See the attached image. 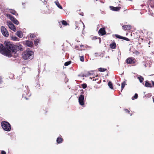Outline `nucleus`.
<instances>
[{
  "label": "nucleus",
  "instance_id": "obj_1",
  "mask_svg": "<svg viewBox=\"0 0 154 154\" xmlns=\"http://www.w3.org/2000/svg\"><path fill=\"white\" fill-rule=\"evenodd\" d=\"M6 47L4 46L3 51H2V54L6 56L10 57L12 56L11 53H15L17 51H22L23 48L20 44L14 45L11 42L8 41L5 42Z\"/></svg>",
  "mask_w": 154,
  "mask_h": 154
},
{
  "label": "nucleus",
  "instance_id": "obj_2",
  "mask_svg": "<svg viewBox=\"0 0 154 154\" xmlns=\"http://www.w3.org/2000/svg\"><path fill=\"white\" fill-rule=\"evenodd\" d=\"M34 52L32 51L26 50L22 54L23 58L25 60L32 59L34 57Z\"/></svg>",
  "mask_w": 154,
  "mask_h": 154
},
{
  "label": "nucleus",
  "instance_id": "obj_3",
  "mask_svg": "<svg viewBox=\"0 0 154 154\" xmlns=\"http://www.w3.org/2000/svg\"><path fill=\"white\" fill-rule=\"evenodd\" d=\"M24 92L23 94V97L26 100H28V98L26 96V95H27L28 97L31 95V94L29 93V90L28 86H25V88L24 89Z\"/></svg>",
  "mask_w": 154,
  "mask_h": 154
},
{
  "label": "nucleus",
  "instance_id": "obj_4",
  "mask_svg": "<svg viewBox=\"0 0 154 154\" xmlns=\"http://www.w3.org/2000/svg\"><path fill=\"white\" fill-rule=\"evenodd\" d=\"M1 30L2 35L5 37H8L9 35L8 32L4 26H2Z\"/></svg>",
  "mask_w": 154,
  "mask_h": 154
},
{
  "label": "nucleus",
  "instance_id": "obj_5",
  "mask_svg": "<svg viewBox=\"0 0 154 154\" xmlns=\"http://www.w3.org/2000/svg\"><path fill=\"white\" fill-rule=\"evenodd\" d=\"M7 16L9 17V19L11 20L14 24L16 25H18L19 22L14 17L10 14H7Z\"/></svg>",
  "mask_w": 154,
  "mask_h": 154
},
{
  "label": "nucleus",
  "instance_id": "obj_6",
  "mask_svg": "<svg viewBox=\"0 0 154 154\" xmlns=\"http://www.w3.org/2000/svg\"><path fill=\"white\" fill-rule=\"evenodd\" d=\"M7 25L9 28L14 32L16 31V28L14 25L10 21L7 22Z\"/></svg>",
  "mask_w": 154,
  "mask_h": 154
},
{
  "label": "nucleus",
  "instance_id": "obj_7",
  "mask_svg": "<svg viewBox=\"0 0 154 154\" xmlns=\"http://www.w3.org/2000/svg\"><path fill=\"white\" fill-rule=\"evenodd\" d=\"M84 97L83 94H81L80 95L79 98V102L81 105H83L84 104Z\"/></svg>",
  "mask_w": 154,
  "mask_h": 154
},
{
  "label": "nucleus",
  "instance_id": "obj_8",
  "mask_svg": "<svg viewBox=\"0 0 154 154\" xmlns=\"http://www.w3.org/2000/svg\"><path fill=\"white\" fill-rule=\"evenodd\" d=\"M135 60L133 57H130L127 59L126 60V62L128 64L134 63H135Z\"/></svg>",
  "mask_w": 154,
  "mask_h": 154
},
{
  "label": "nucleus",
  "instance_id": "obj_9",
  "mask_svg": "<svg viewBox=\"0 0 154 154\" xmlns=\"http://www.w3.org/2000/svg\"><path fill=\"white\" fill-rule=\"evenodd\" d=\"M98 33L99 34H101L102 35L106 34V32L105 30V28H100L98 31Z\"/></svg>",
  "mask_w": 154,
  "mask_h": 154
},
{
  "label": "nucleus",
  "instance_id": "obj_10",
  "mask_svg": "<svg viewBox=\"0 0 154 154\" xmlns=\"http://www.w3.org/2000/svg\"><path fill=\"white\" fill-rule=\"evenodd\" d=\"M25 44L28 47H32L33 46V43L31 41L26 40L25 41Z\"/></svg>",
  "mask_w": 154,
  "mask_h": 154
},
{
  "label": "nucleus",
  "instance_id": "obj_11",
  "mask_svg": "<svg viewBox=\"0 0 154 154\" xmlns=\"http://www.w3.org/2000/svg\"><path fill=\"white\" fill-rule=\"evenodd\" d=\"M3 129L6 131H9L11 129V126H2Z\"/></svg>",
  "mask_w": 154,
  "mask_h": 154
},
{
  "label": "nucleus",
  "instance_id": "obj_12",
  "mask_svg": "<svg viewBox=\"0 0 154 154\" xmlns=\"http://www.w3.org/2000/svg\"><path fill=\"white\" fill-rule=\"evenodd\" d=\"M110 9L112 11H117L120 10L121 8L120 7H115L112 6H110Z\"/></svg>",
  "mask_w": 154,
  "mask_h": 154
},
{
  "label": "nucleus",
  "instance_id": "obj_13",
  "mask_svg": "<svg viewBox=\"0 0 154 154\" xmlns=\"http://www.w3.org/2000/svg\"><path fill=\"white\" fill-rule=\"evenodd\" d=\"M16 33V35L19 38H21L23 36V34L21 31H17Z\"/></svg>",
  "mask_w": 154,
  "mask_h": 154
},
{
  "label": "nucleus",
  "instance_id": "obj_14",
  "mask_svg": "<svg viewBox=\"0 0 154 154\" xmlns=\"http://www.w3.org/2000/svg\"><path fill=\"white\" fill-rule=\"evenodd\" d=\"M122 27L125 30H130L131 29V26L130 25L123 26Z\"/></svg>",
  "mask_w": 154,
  "mask_h": 154
},
{
  "label": "nucleus",
  "instance_id": "obj_15",
  "mask_svg": "<svg viewBox=\"0 0 154 154\" xmlns=\"http://www.w3.org/2000/svg\"><path fill=\"white\" fill-rule=\"evenodd\" d=\"M57 142L58 143H60L63 142V139L61 137H58L57 139Z\"/></svg>",
  "mask_w": 154,
  "mask_h": 154
},
{
  "label": "nucleus",
  "instance_id": "obj_16",
  "mask_svg": "<svg viewBox=\"0 0 154 154\" xmlns=\"http://www.w3.org/2000/svg\"><path fill=\"white\" fill-rule=\"evenodd\" d=\"M145 86L146 87H152V85H151V84L149 83L147 81H146L145 82Z\"/></svg>",
  "mask_w": 154,
  "mask_h": 154
},
{
  "label": "nucleus",
  "instance_id": "obj_17",
  "mask_svg": "<svg viewBox=\"0 0 154 154\" xmlns=\"http://www.w3.org/2000/svg\"><path fill=\"white\" fill-rule=\"evenodd\" d=\"M54 3H55L56 5H57V6L60 9H63V8L60 5V4L58 1H55L54 2Z\"/></svg>",
  "mask_w": 154,
  "mask_h": 154
},
{
  "label": "nucleus",
  "instance_id": "obj_18",
  "mask_svg": "<svg viewBox=\"0 0 154 154\" xmlns=\"http://www.w3.org/2000/svg\"><path fill=\"white\" fill-rule=\"evenodd\" d=\"M110 47L112 49H115L116 47V44L115 43H113L110 45Z\"/></svg>",
  "mask_w": 154,
  "mask_h": 154
},
{
  "label": "nucleus",
  "instance_id": "obj_19",
  "mask_svg": "<svg viewBox=\"0 0 154 154\" xmlns=\"http://www.w3.org/2000/svg\"><path fill=\"white\" fill-rule=\"evenodd\" d=\"M1 125H11L8 122L5 121H3L1 122Z\"/></svg>",
  "mask_w": 154,
  "mask_h": 154
},
{
  "label": "nucleus",
  "instance_id": "obj_20",
  "mask_svg": "<svg viewBox=\"0 0 154 154\" xmlns=\"http://www.w3.org/2000/svg\"><path fill=\"white\" fill-rule=\"evenodd\" d=\"M9 12L13 14V15H16V11L15 10L13 9H9Z\"/></svg>",
  "mask_w": 154,
  "mask_h": 154
},
{
  "label": "nucleus",
  "instance_id": "obj_21",
  "mask_svg": "<svg viewBox=\"0 0 154 154\" xmlns=\"http://www.w3.org/2000/svg\"><path fill=\"white\" fill-rule=\"evenodd\" d=\"M108 85L111 89H113V86L111 82H109L108 83Z\"/></svg>",
  "mask_w": 154,
  "mask_h": 154
},
{
  "label": "nucleus",
  "instance_id": "obj_22",
  "mask_svg": "<svg viewBox=\"0 0 154 154\" xmlns=\"http://www.w3.org/2000/svg\"><path fill=\"white\" fill-rule=\"evenodd\" d=\"M138 79L139 80L140 82L142 83L143 81L144 78L142 76H140L138 77Z\"/></svg>",
  "mask_w": 154,
  "mask_h": 154
},
{
  "label": "nucleus",
  "instance_id": "obj_23",
  "mask_svg": "<svg viewBox=\"0 0 154 154\" xmlns=\"http://www.w3.org/2000/svg\"><path fill=\"white\" fill-rule=\"evenodd\" d=\"M4 48V46L2 44H1L0 45V53L1 54H2V51H3Z\"/></svg>",
  "mask_w": 154,
  "mask_h": 154
},
{
  "label": "nucleus",
  "instance_id": "obj_24",
  "mask_svg": "<svg viewBox=\"0 0 154 154\" xmlns=\"http://www.w3.org/2000/svg\"><path fill=\"white\" fill-rule=\"evenodd\" d=\"M126 84L125 83V82H123L122 83V86H121V91H122V90H123V89L124 88L125 86V85H126Z\"/></svg>",
  "mask_w": 154,
  "mask_h": 154
},
{
  "label": "nucleus",
  "instance_id": "obj_25",
  "mask_svg": "<svg viewBox=\"0 0 154 154\" xmlns=\"http://www.w3.org/2000/svg\"><path fill=\"white\" fill-rule=\"evenodd\" d=\"M98 70L99 71L103 72H104L105 71H106V69L103 68H99Z\"/></svg>",
  "mask_w": 154,
  "mask_h": 154
},
{
  "label": "nucleus",
  "instance_id": "obj_26",
  "mask_svg": "<svg viewBox=\"0 0 154 154\" xmlns=\"http://www.w3.org/2000/svg\"><path fill=\"white\" fill-rule=\"evenodd\" d=\"M12 40L14 41H17L18 40V38L16 36H13L12 37Z\"/></svg>",
  "mask_w": 154,
  "mask_h": 154
},
{
  "label": "nucleus",
  "instance_id": "obj_27",
  "mask_svg": "<svg viewBox=\"0 0 154 154\" xmlns=\"http://www.w3.org/2000/svg\"><path fill=\"white\" fill-rule=\"evenodd\" d=\"M39 42V40L38 39H35L34 41V44L35 45H38V43Z\"/></svg>",
  "mask_w": 154,
  "mask_h": 154
},
{
  "label": "nucleus",
  "instance_id": "obj_28",
  "mask_svg": "<svg viewBox=\"0 0 154 154\" xmlns=\"http://www.w3.org/2000/svg\"><path fill=\"white\" fill-rule=\"evenodd\" d=\"M71 61H69L65 62L64 63V65L65 66H67L71 64Z\"/></svg>",
  "mask_w": 154,
  "mask_h": 154
},
{
  "label": "nucleus",
  "instance_id": "obj_29",
  "mask_svg": "<svg viewBox=\"0 0 154 154\" xmlns=\"http://www.w3.org/2000/svg\"><path fill=\"white\" fill-rule=\"evenodd\" d=\"M137 97H138V94H134V96L133 97H132V100H134V99L137 98Z\"/></svg>",
  "mask_w": 154,
  "mask_h": 154
},
{
  "label": "nucleus",
  "instance_id": "obj_30",
  "mask_svg": "<svg viewBox=\"0 0 154 154\" xmlns=\"http://www.w3.org/2000/svg\"><path fill=\"white\" fill-rule=\"evenodd\" d=\"M115 36L116 38L121 39H122L123 38V37L122 36L118 35H115Z\"/></svg>",
  "mask_w": 154,
  "mask_h": 154
},
{
  "label": "nucleus",
  "instance_id": "obj_31",
  "mask_svg": "<svg viewBox=\"0 0 154 154\" xmlns=\"http://www.w3.org/2000/svg\"><path fill=\"white\" fill-rule=\"evenodd\" d=\"M62 23L63 25H64L65 26L68 25V24L65 20H63L62 22Z\"/></svg>",
  "mask_w": 154,
  "mask_h": 154
},
{
  "label": "nucleus",
  "instance_id": "obj_32",
  "mask_svg": "<svg viewBox=\"0 0 154 154\" xmlns=\"http://www.w3.org/2000/svg\"><path fill=\"white\" fill-rule=\"evenodd\" d=\"M82 86L83 88H85L87 87V85L86 84L84 83L82 85Z\"/></svg>",
  "mask_w": 154,
  "mask_h": 154
},
{
  "label": "nucleus",
  "instance_id": "obj_33",
  "mask_svg": "<svg viewBox=\"0 0 154 154\" xmlns=\"http://www.w3.org/2000/svg\"><path fill=\"white\" fill-rule=\"evenodd\" d=\"M80 60L82 62H83L84 61V57L83 56H80Z\"/></svg>",
  "mask_w": 154,
  "mask_h": 154
},
{
  "label": "nucleus",
  "instance_id": "obj_34",
  "mask_svg": "<svg viewBox=\"0 0 154 154\" xmlns=\"http://www.w3.org/2000/svg\"><path fill=\"white\" fill-rule=\"evenodd\" d=\"M122 39L125 40L127 41H130V40L128 38H126V37H123V38Z\"/></svg>",
  "mask_w": 154,
  "mask_h": 154
},
{
  "label": "nucleus",
  "instance_id": "obj_35",
  "mask_svg": "<svg viewBox=\"0 0 154 154\" xmlns=\"http://www.w3.org/2000/svg\"><path fill=\"white\" fill-rule=\"evenodd\" d=\"M35 36V35L33 34H32L30 35V37L31 38H33Z\"/></svg>",
  "mask_w": 154,
  "mask_h": 154
},
{
  "label": "nucleus",
  "instance_id": "obj_36",
  "mask_svg": "<svg viewBox=\"0 0 154 154\" xmlns=\"http://www.w3.org/2000/svg\"><path fill=\"white\" fill-rule=\"evenodd\" d=\"M1 154H6V152L3 150L1 151Z\"/></svg>",
  "mask_w": 154,
  "mask_h": 154
},
{
  "label": "nucleus",
  "instance_id": "obj_37",
  "mask_svg": "<svg viewBox=\"0 0 154 154\" xmlns=\"http://www.w3.org/2000/svg\"><path fill=\"white\" fill-rule=\"evenodd\" d=\"M124 110H125V111L126 112H128V113H129V112H130V111H129V110H128V109H125Z\"/></svg>",
  "mask_w": 154,
  "mask_h": 154
},
{
  "label": "nucleus",
  "instance_id": "obj_38",
  "mask_svg": "<svg viewBox=\"0 0 154 154\" xmlns=\"http://www.w3.org/2000/svg\"><path fill=\"white\" fill-rule=\"evenodd\" d=\"M151 82L152 84V87H154V82L152 81H151Z\"/></svg>",
  "mask_w": 154,
  "mask_h": 154
},
{
  "label": "nucleus",
  "instance_id": "obj_39",
  "mask_svg": "<svg viewBox=\"0 0 154 154\" xmlns=\"http://www.w3.org/2000/svg\"><path fill=\"white\" fill-rule=\"evenodd\" d=\"M2 82V78L0 76V83L1 84Z\"/></svg>",
  "mask_w": 154,
  "mask_h": 154
},
{
  "label": "nucleus",
  "instance_id": "obj_40",
  "mask_svg": "<svg viewBox=\"0 0 154 154\" xmlns=\"http://www.w3.org/2000/svg\"><path fill=\"white\" fill-rule=\"evenodd\" d=\"M92 72H93L91 71H90V72H88V74H89V75H91L92 74Z\"/></svg>",
  "mask_w": 154,
  "mask_h": 154
},
{
  "label": "nucleus",
  "instance_id": "obj_41",
  "mask_svg": "<svg viewBox=\"0 0 154 154\" xmlns=\"http://www.w3.org/2000/svg\"><path fill=\"white\" fill-rule=\"evenodd\" d=\"M98 53H95L94 54V55L95 57H97L98 56Z\"/></svg>",
  "mask_w": 154,
  "mask_h": 154
},
{
  "label": "nucleus",
  "instance_id": "obj_42",
  "mask_svg": "<svg viewBox=\"0 0 154 154\" xmlns=\"http://www.w3.org/2000/svg\"><path fill=\"white\" fill-rule=\"evenodd\" d=\"M83 25V29H84V28H85V25H84V23H83L82 22Z\"/></svg>",
  "mask_w": 154,
  "mask_h": 154
},
{
  "label": "nucleus",
  "instance_id": "obj_43",
  "mask_svg": "<svg viewBox=\"0 0 154 154\" xmlns=\"http://www.w3.org/2000/svg\"><path fill=\"white\" fill-rule=\"evenodd\" d=\"M75 26H76V28H77V27H78V26H77V23H76V22L75 23Z\"/></svg>",
  "mask_w": 154,
  "mask_h": 154
},
{
  "label": "nucleus",
  "instance_id": "obj_44",
  "mask_svg": "<svg viewBox=\"0 0 154 154\" xmlns=\"http://www.w3.org/2000/svg\"><path fill=\"white\" fill-rule=\"evenodd\" d=\"M45 2L44 3V4H46L47 3V2L45 1Z\"/></svg>",
  "mask_w": 154,
  "mask_h": 154
},
{
  "label": "nucleus",
  "instance_id": "obj_45",
  "mask_svg": "<svg viewBox=\"0 0 154 154\" xmlns=\"http://www.w3.org/2000/svg\"><path fill=\"white\" fill-rule=\"evenodd\" d=\"M80 15H81L82 16H83V14L82 13L81 14H80Z\"/></svg>",
  "mask_w": 154,
  "mask_h": 154
},
{
  "label": "nucleus",
  "instance_id": "obj_46",
  "mask_svg": "<svg viewBox=\"0 0 154 154\" xmlns=\"http://www.w3.org/2000/svg\"><path fill=\"white\" fill-rule=\"evenodd\" d=\"M152 7L154 8V5L152 6Z\"/></svg>",
  "mask_w": 154,
  "mask_h": 154
},
{
  "label": "nucleus",
  "instance_id": "obj_47",
  "mask_svg": "<svg viewBox=\"0 0 154 154\" xmlns=\"http://www.w3.org/2000/svg\"><path fill=\"white\" fill-rule=\"evenodd\" d=\"M117 85L119 86H120V85L119 84H118Z\"/></svg>",
  "mask_w": 154,
  "mask_h": 154
},
{
  "label": "nucleus",
  "instance_id": "obj_48",
  "mask_svg": "<svg viewBox=\"0 0 154 154\" xmlns=\"http://www.w3.org/2000/svg\"><path fill=\"white\" fill-rule=\"evenodd\" d=\"M83 92H81V93H82V94H83Z\"/></svg>",
  "mask_w": 154,
  "mask_h": 154
},
{
  "label": "nucleus",
  "instance_id": "obj_49",
  "mask_svg": "<svg viewBox=\"0 0 154 154\" xmlns=\"http://www.w3.org/2000/svg\"><path fill=\"white\" fill-rule=\"evenodd\" d=\"M97 0H96V1H97Z\"/></svg>",
  "mask_w": 154,
  "mask_h": 154
}]
</instances>
